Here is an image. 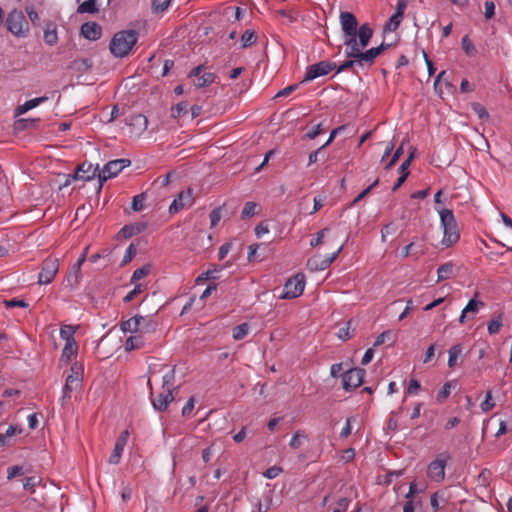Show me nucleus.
Listing matches in <instances>:
<instances>
[{
  "label": "nucleus",
  "mask_w": 512,
  "mask_h": 512,
  "mask_svg": "<svg viewBox=\"0 0 512 512\" xmlns=\"http://www.w3.org/2000/svg\"><path fill=\"white\" fill-rule=\"evenodd\" d=\"M454 275V264L447 262L440 265L437 269V282L450 279Z\"/></svg>",
  "instance_id": "5701e85b"
},
{
  "label": "nucleus",
  "mask_w": 512,
  "mask_h": 512,
  "mask_svg": "<svg viewBox=\"0 0 512 512\" xmlns=\"http://www.w3.org/2000/svg\"><path fill=\"white\" fill-rule=\"evenodd\" d=\"M439 214L440 223L444 233L442 243L446 247H450L457 243L460 239L458 224L452 210L442 209L439 211Z\"/></svg>",
  "instance_id": "7ed1b4c3"
},
{
  "label": "nucleus",
  "mask_w": 512,
  "mask_h": 512,
  "mask_svg": "<svg viewBox=\"0 0 512 512\" xmlns=\"http://www.w3.org/2000/svg\"><path fill=\"white\" fill-rule=\"evenodd\" d=\"M462 350H463V347L461 344L453 345L449 349V351H448V353H449L448 366L450 368H453L456 365L457 359H458L459 355L462 353Z\"/></svg>",
  "instance_id": "473e14b6"
},
{
  "label": "nucleus",
  "mask_w": 512,
  "mask_h": 512,
  "mask_svg": "<svg viewBox=\"0 0 512 512\" xmlns=\"http://www.w3.org/2000/svg\"><path fill=\"white\" fill-rule=\"evenodd\" d=\"M397 231V226L394 223H388L381 229L382 241H386V237L393 235Z\"/></svg>",
  "instance_id": "8fccbe9b"
},
{
  "label": "nucleus",
  "mask_w": 512,
  "mask_h": 512,
  "mask_svg": "<svg viewBox=\"0 0 512 512\" xmlns=\"http://www.w3.org/2000/svg\"><path fill=\"white\" fill-rule=\"evenodd\" d=\"M485 7V18L491 19L495 15V4L493 1H486L484 3Z\"/></svg>",
  "instance_id": "0e129e2a"
},
{
  "label": "nucleus",
  "mask_w": 512,
  "mask_h": 512,
  "mask_svg": "<svg viewBox=\"0 0 512 512\" xmlns=\"http://www.w3.org/2000/svg\"><path fill=\"white\" fill-rule=\"evenodd\" d=\"M141 326L144 327V330H139L140 332L149 333L155 330L157 323L152 319L145 318V321L142 322Z\"/></svg>",
  "instance_id": "e2e57ef3"
},
{
  "label": "nucleus",
  "mask_w": 512,
  "mask_h": 512,
  "mask_svg": "<svg viewBox=\"0 0 512 512\" xmlns=\"http://www.w3.org/2000/svg\"><path fill=\"white\" fill-rule=\"evenodd\" d=\"M336 68V63L324 60L316 64L310 65L306 69L304 81H311L318 77L325 76Z\"/></svg>",
  "instance_id": "9d476101"
},
{
  "label": "nucleus",
  "mask_w": 512,
  "mask_h": 512,
  "mask_svg": "<svg viewBox=\"0 0 512 512\" xmlns=\"http://www.w3.org/2000/svg\"><path fill=\"white\" fill-rule=\"evenodd\" d=\"M59 270V262L56 258H47L43 261L41 271L38 276L40 285H47L53 281Z\"/></svg>",
  "instance_id": "6e6552de"
},
{
  "label": "nucleus",
  "mask_w": 512,
  "mask_h": 512,
  "mask_svg": "<svg viewBox=\"0 0 512 512\" xmlns=\"http://www.w3.org/2000/svg\"><path fill=\"white\" fill-rule=\"evenodd\" d=\"M137 40L138 33L135 30L119 31L110 42V51L115 57H125L137 43Z\"/></svg>",
  "instance_id": "f03ea898"
},
{
  "label": "nucleus",
  "mask_w": 512,
  "mask_h": 512,
  "mask_svg": "<svg viewBox=\"0 0 512 512\" xmlns=\"http://www.w3.org/2000/svg\"><path fill=\"white\" fill-rule=\"evenodd\" d=\"M135 255H136V247L133 244H130L126 249V252H125L123 260H122V264L129 263Z\"/></svg>",
  "instance_id": "bf43d9fd"
},
{
  "label": "nucleus",
  "mask_w": 512,
  "mask_h": 512,
  "mask_svg": "<svg viewBox=\"0 0 512 512\" xmlns=\"http://www.w3.org/2000/svg\"><path fill=\"white\" fill-rule=\"evenodd\" d=\"M143 345H144V340H143L142 336H140V335L130 336L125 342V350L131 351V350H135V349H140L143 347Z\"/></svg>",
  "instance_id": "c756f323"
},
{
  "label": "nucleus",
  "mask_w": 512,
  "mask_h": 512,
  "mask_svg": "<svg viewBox=\"0 0 512 512\" xmlns=\"http://www.w3.org/2000/svg\"><path fill=\"white\" fill-rule=\"evenodd\" d=\"M146 289V285L142 283H135L134 288L123 298L125 303L131 302L137 295Z\"/></svg>",
  "instance_id": "c9c22d12"
},
{
  "label": "nucleus",
  "mask_w": 512,
  "mask_h": 512,
  "mask_svg": "<svg viewBox=\"0 0 512 512\" xmlns=\"http://www.w3.org/2000/svg\"><path fill=\"white\" fill-rule=\"evenodd\" d=\"M193 202L192 190L188 189L187 191H182L169 206V212L171 214L177 213L183 208L191 206Z\"/></svg>",
  "instance_id": "4468645a"
},
{
  "label": "nucleus",
  "mask_w": 512,
  "mask_h": 512,
  "mask_svg": "<svg viewBox=\"0 0 512 512\" xmlns=\"http://www.w3.org/2000/svg\"><path fill=\"white\" fill-rule=\"evenodd\" d=\"M190 77H195V86L202 88L210 85L215 81V74L204 71L202 65L195 67L189 74Z\"/></svg>",
  "instance_id": "2eb2a0df"
},
{
  "label": "nucleus",
  "mask_w": 512,
  "mask_h": 512,
  "mask_svg": "<svg viewBox=\"0 0 512 512\" xmlns=\"http://www.w3.org/2000/svg\"><path fill=\"white\" fill-rule=\"evenodd\" d=\"M47 100H48L47 96H41V97L30 99V100L26 101L24 104L18 106L17 113L19 115L24 114V113L28 112L29 110L36 108L40 104L46 102Z\"/></svg>",
  "instance_id": "4be33fe9"
},
{
  "label": "nucleus",
  "mask_w": 512,
  "mask_h": 512,
  "mask_svg": "<svg viewBox=\"0 0 512 512\" xmlns=\"http://www.w3.org/2000/svg\"><path fill=\"white\" fill-rule=\"evenodd\" d=\"M373 35V30L368 23L362 24L358 31V40H350L345 54L348 58H355L359 62V66L372 65L375 59L387 48L388 45L382 43L378 47H374L363 51L369 44Z\"/></svg>",
  "instance_id": "f257e3e1"
},
{
  "label": "nucleus",
  "mask_w": 512,
  "mask_h": 512,
  "mask_svg": "<svg viewBox=\"0 0 512 512\" xmlns=\"http://www.w3.org/2000/svg\"><path fill=\"white\" fill-rule=\"evenodd\" d=\"M78 13H96L98 12L97 0H86L82 2L77 9Z\"/></svg>",
  "instance_id": "7c9ffc66"
},
{
  "label": "nucleus",
  "mask_w": 512,
  "mask_h": 512,
  "mask_svg": "<svg viewBox=\"0 0 512 512\" xmlns=\"http://www.w3.org/2000/svg\"><path fill=\"white\" fill-rule=\"evenodd\" d=\"M147 124H148V120L142 114H138L132 118L131 125L138 126L142 130H145L147 128Z\"/></svg>",
  "instance_id": "09e8293b"
},
{
  "label": "nucleus",
  "mask_w": 512,
  "mask_h": 512,
  "mask_svg": "<svg viewBox=\"0 0 512 512\" xmlns=\"http://www.w3.org/2000/svg\"><path fill=\"white\" fill-rule=\"evenodd\" d=\"M7 30L18 38L28 36L30 27L24 13L21 10L14 9L10 11L5 18Z\"/></svg>",
  "instance_id": "20e7f679"
},
{
  "label": "nucleus",
  "mask_w": 512,
  "mask_h": 512,
  "mask_svg": "<svg viewBox=\"0 0 512 512\" xmlns=\"http://www.w3.org/2000/svg\"><path fill=\"white\" fill-rule=\"evenodd\" d=\"M81 33L89 40H98L101 37L102 29L95 22H87L81 26Z\"/></svg>",
  "instance_id": "aec40b11"
},
{
  "label": "nucleus",
  "mask_w": 512,
  "mask_h": 512,
  "mask_svg": "<svg viewBox=\"0 0 512 512\" xmlns=\"http://www.w3.org/2000/svg\"><path fill=\"white\" fill-rule=\"evenodd\" d=\"M194 405H195V400L193 397H191L187 402L186 404L184 405V407L182 408V415L183 416H189L192 412V410L194 409Z\"/></svg>",
  "instance_id": "338daca9"
},
{
  "label": "nucleus",
  "mask_w": 512,
  "mask_h": 512,
  "mask_svg": "<svg viewBox=\"0 0 512 512\" xmlns=\"http://www.w3.org/2000/svg\"><path fill=\"white\" fill-rule=\"evenodd\" d=\"M424 254V249L421 248V249H417L415 247V244L414 243H410L408 244L407 246L404 247V249L402 250V256L403 257H408L410 255H417V256H420V255H423Z\"/></svg>",
  "instance_id": "a19ab883"
},
{
  "label": "nucleus",
  "mask_w": 512,
  "mask_h": 512,
  "mask_svg": "<svg viewBox=\"0 0 512 512\" xmlns=\"http://www.w3.org/2000/svg\"><path fill=\"white\" fill-rule=\"evenodd\" d=\"M413 158H414V152H411L410 155L408 156V158L399 167L400 175H403V173L407 174V176L409 175L408 168L411 165Z\"/></svg>",
  "instance_id": "680f3d73"
},
{
  "label": "nucleus",
  "mask_w": 512,
  "mask_h": 512,
  "mask_svg": "<svg viewBox=\"0 0 512 512\" xmlns=\"http://www.w3.org/2000/svg\"><path fill=\"white\" fill-rule=\"evenodd\" d=\"M328 231L327 228H324L322 229L321 231H319L316 236L314 238L311 239L310 241V246L311 247H317L319 246L322 242H323V239L325 237V234L326 232Z\"/></svg>",
  "instance_id": "052dcab7"
},
{
  "label": "nucleus",
  "mask_w": 512,
  "mask_h": 512,
  "mask_svg": "<svg viewBox=\"0 0 512 512\" xmlns=\"http://www.w3.org/2000/svg\"><path fill=\"white\" fill-rule=\"evenodd\" d=\"M145 200L144 194H139L133 197L132 209L134 211H141L143 209V203Z\"/></svg>",
  "instance_id": "13d9d810"
},
{
  "label": "nucleus",
  "mask_w": 512,
  "mask_h": 512,
  "mask_svg": "<svg viewBox=\"0 0 512 512\" xmlns=\"http://www.w3.org/2000/svg\"><path fill=\"white\" fill-rule=\"evenodd\" d=\"M485 303L481 300L471 299L461 312L459 323L464 324L467 319H473Z\"/></svg>",
  "instance_id": "dca6fc26"
},
{
  "label": "nucleus",
  "mask_w": 512,
  "mask_h": 512,
  "mask_svg": "<svg viewBox=\"0 0 512 512\" xmlns=\"http://www.w3.org/2000/svg\"><path fill=\"white\" fill-rule=\"evenodd\" d=\"M4 305L7 308H14V307L27 308L29 304L27 302H25L24 300L13 298L10 300H4Z\"/></svg>",
  "instance_id": "3c124183"
},
{
  "label": "nucleus",
  "mask_w": 512,
  "mask_h": 512,
  "mask_svg": "<svg viewBox=\"0 0 512 512\" xmlns=\"http://www.w3.org/2000/svg\"><path fill=\"white\" fill-rule=\"evenodd\" d=\"M340 23L345 36L344 44L347 48L350 40H358V21L351 12H341Z\"/></svg>",
  "instance_id": "423d86ee"
},
{
  "label": "nucleus",
  "mask_w": 512,
  "mask_h": 512,
  "mask_svg": "<svg viewBox=\"0 0 512 512\" xmlns=\"http://www.w3.org/2000/svg\"><path fill=\"white\" fill-rule=\"evenodd\" d=\"M420 388L421 385L419 381H417L416 379H411L408 384L407 393L416 394L420 390Z\"/></svg>",
  "instance_id": "774afa93"
},
{
  "label": "nucleus",
  "mask_w": 512,
  "mask_h": 512,
  "mask_svg": "<svg viewBox=\"0 0 512 512\" xmlns=\"http://www.w3.org/2000/svg\"><path fill=\"white\" fill-rule=\"evenodd\" d=\"M256 39H257V37H256L254 31L246 30L241 37L242 47L246 48V47L251 46L252 44H254L256 42Z\"/></svg>",
  "instance_id": "e433bc0d"
},
{
  "label": "nucleus",
  "mask_w": 512,
  "mask_h": 512,
  "mask_svg": "<svg viewBox=\"0 0 512 512\" xmlns=\"http://www.w3.org/2000/svg\"><path fill=\"white\" fill-rule=\"evenodd\" d=\"M403 17L401 16V12H395L390 18L387 24L385 25L386 31H395L401 24Z\"/></svg>",
  "instance_id": "72a5a7b5"
},
{
  "label": "nucleus",
  "mask_w": 512,
  "mask_h": 512,
  "mask_svg": "<svg viewBox=\"0 0 512 512\" xmlns=\"http://www.w3.org/2000/svg\"><path fill=\"white\" fill-rule=\"evenodd\" d=\"M78 345L76 341L65 343L60 357V361L64 364H69L72 359L77 355Z\"/></svg>",
  "instance_id": "412c9836"
},
{
  "label": "nucleus",
  "mask_w": 512,
  "mask_h": 512,
  "mask_svg": "<svg viewBox=\"0 0 512 512\" xmlns=\"http://www.w3.org/2000/svg\"><path fill=\"white\" fill-rule=\"evenodd\" d=\"M365 370L361 368H353L342 375V385L346 391H351L359 387L363 383Z\"/></svg>",
  "instance_id": "9b49d317"
},
{
  "label": "nucleus",
  "mask_w": 512,
  "mask_h": 512,
  "mask_svg": "<svg viewBox=\"0 0 512 512\" xmlns=\"http://www.w3.org/2000/svg\"><path fill=\"white\" fill-rule=\"evenodd\" d=\"M323 128H322V124L319 123L315 126H313L305 135H304V138L305 139H315L319 134H321L323 132Z\"/></svg>",
  "instance_id": "603ef678"
},
{
  "label": "nucleus",
  "mask_w": 512,
  "mask_h": 512,
  "mask_svg": "<svg viewBox=\"0 0 512 512\" xmlns=\"http://www.w3.org/2000/svg\"><path fill=\"white\" fill-rule=\"evenodd\" d=\"M150 271H151L150 265H144V266L136 269L132 274L130 282L132 284L138 283V281L141 280L142 278L146 277L150 273Z\"/></svg>",
  "instance_id": "f704fd0d"
},
{
  "label": "nucleus",
  "mask_w": 512,
  "mask_h": 512,
  "mask_svg": "<svg viewBox=\"0 0 512 512\" xmlns=\"http://www.w3.org/2000/svg\"><path fill=\"white\" fill-rule=\"evenodd\" d=\"M130 164L131 161L125 158L112 160L106 163L98 175L100 181V188L102 187L103 182L107 181L110 178L116 177L126 167L130 166Z\"/></svg>",
  "instance_id": "0eeeda50"
},
{
  "label": "nucleus",
  "mask_w": 512,
  "mask_h": 512,
  "mask_svg": "<svg viewBox=\"0 0 512 512\" xmlns=\"http://www.w3.org/2000/svg\"><path fill=\"white\" fill-rule=\"evenodd\" d=\"M452 383L446 382L441 390L437 393L436 399L438 402H444L451 394Z\"/></svg>",
  "instance_id": "58836bf2"
},
{
  "label": "nucleus",
  "mask_w": 512,
  "mask_h": 512,
  "mask_svg": "<svg viewBox=\"0 0 512 512\" xmlns=\"http://www.w3.org/2000/svg\"><path fill=\"white\" fill-rule=\"evenodd\" d=\"M24 473H25V471L22 466H18V465L11 466L7 469V478L9 480H11V479L15 478L16 476L23 475Z\"/></svg>",
  "instance_id": "864d4df0"
},
{
  "label": "nucleus",
  "mask_w": 512,
  "mask_h": 512,
  "mask_svg": "<svg viewBox=\"0 0 512 512\" xmlns=\"http://www.w3.org/2000/svg\"><path fill=\"white\" fill-rule=\"evenodd\" d=\"M172 0H152V11L162 13L169 7Z\"/></svg>",
  "instance_id": "4c0bfd02"
},
{
  "label": "nucleus",
  "mask_w": 512,
  "mask_h": 512,
  "mask_svg": "<svg viewBox=\"0 0 512 512\" xmlns=\"http://www.w3.org/2000/svg\"><path fill=\"white\" fill-rule=\"evenodd\" d=\"M473 112L478 116L481 120H486L489 118V114L486 108L480 103L474 102L471 105Z\"/></svg>",
  "instance_id": "ea45409f"
},
{
  "label": "nucleus",
  "mask_w": 512,
  "mask_h": 512,
  "mask_svg": "<svg viewBox=\"0 0 512 512\" xmlns=\"http://www.w3.org/2000/svg\"><path fill=\"white\" fill-rule=\"evenodd\" d=\"M379 184V179H376L371 185H369L366 189H364L353 201V203H357L364 199L375 187Z\"/></svg>",
  "instance_id": "5fc2aeb1"
},
{
  "label": "nucleus",
  "mask_w": 512,
  "mask_h": 512,
  "mask_svg": "<svg viewBox=\"0 0 512 512\" xmlns=\"http://www.w3.org/2000/svg\"><path fill=\"white\" fill-rule=\"evenodd\" d=\"M129 431L124 430L121 432V434L118 436L114 449L109 457L108 462L112 465H117L122 457V454L124 452L125 446L127 445L128 439H129Z\"/></svg>",
  "instance_id": "ddd939ff"
},
{
  "label": "nucleus",
  "mask_w": 512,
  "mask_h": 512,
  "mask_svg": "<svg viewBox=\"0 0 512 512\" xmlns=\"http://www.w3.org/2000/svg\"><path fill=\"white\" fill-rule=\"evenodd\" d=\"M305 288V275L302 273H298L287 280L285 283L282 293L280 295L281 299H294L302 295Z\"/></svg>",
  "instance_id": "39448f33"
},
{
  "label": "nucleus",
  "mask_w": 512,
  "mask_h": 512,
  "mask_svg": "<svg viewBox=\"0 0 512 512\" xmlns=\"http://www.w3.org/2000/svg\"><path fill=\"white\" fill-rule=\"evenodd\" d=\"M256 207H257L256 203L246 202L244 205V208L241 212L242 219L252 217L255 214Z\"/></svg>",
  "instance_id": "c03bdc74"
},
{
  "label": "nucleus",
  "mask_w": 512,
  "mask_h": 512,
  "mask_svg": "<svg viewBox=\"0 0 512 512\" xmlns=\"http://www.w3.org/2000/svg\"><path fill=\"white\" fill-rule=\"evenodd\" d=\"M40 480L37 477H27L23 482V487L25 490L34 493V488L39 484Z\"/></svg>",
  "instance_id": "de8ad7c7"
},
{
  "label": "nucleus",
  "mask_w": 512,
  "mask_h": 512,
  "mask_svg": "<svg viewBox=\"0 0 512 512\" xmlns=\"http://www.w3.org/2000/svg\"><path fill=\"white\" fill-rule=\"evenodd\" d=\"M188 112V104L186 102L178 103L175 107L172 108L173 117H181Z\"/></svg>",
  "instance_id": "49530a36"
},
{
  "label": "nucleus",
  "mask_w": 512,
  "mask_h": 512,
  "mask_svg": "<svg viewBox=\"0 0 512 512\" xmlns=\"http://www.w3.org/2000/svg\"><path fill=\"white\" fill-rule=\"evenodd\" d=\"M250 331V326L248 323H242L235 326L232 330V336L234 340H242L244 339Z\"/></svg>",
  "instance_id": "c85d7f7f"
},
{
  "label": "nucleus",
  "mask_w": 512,
  "mask_h": 512,
  "mask_svg": "<svg viewBox=\"0 0 512 512\" xmlns=\"http://www.w3.org/2000/svg\"><path fill=\"white\" fill-rule=\"evenodd\" d=\"M354 65H359V62L357 61V59L352 58V60H347L338 67L337 73L348 70V69L352 68Z\"/></svg>",
  "instance_id": "69168bd1"
},
{
  "label": "nucleus",
  "mask_w": 512,
  "mask_h": 512,
  "mask_svg": "<svg viewBox=\"0 0 512 512\" xmlns=\"http://www.w3.org/2000/svg\"><path fill=\"white\" fill-rule=\"evenodd\" d=\"M350 323H351V321H348L345 326L339 328V330L337 332V336L339 339L348 340L351 338Z\"/></svg>",
  "instance_id": "4d7b16f0"
},
{
  "label": "nucleus",
  "mask_w": 512,
  "mask_h": 512,
  "mask_svg": "<svg viewBox=\"0 0 512 512\" xmlns=\"http://www.w3.org/2000/svg\"><path fill=\"white\" fill-rule=\"evenodd\" d=\"M395 339H396L395 334L392 331L387 330L377 336V338L374 342V346L375 347L380 346L386 342H389L390 345H393L395 342Z\"/></svg>",
  "instance_id": "2f4dec72"
},
{
  "label": "nucleus",
  "mask_w": 512,
  "mask_h": 512,
  "mask_svg": "<svg viewBox=\"0 0 512 512\" xmlns=\"http://www.w3.org/2000/svg\"><path fill=\"white\" fill-rule=\"evenodd\" d=\"M210 227L214 228L222 218V207H217L210 212Z\"/></svg>",
  "instance_id": "37998d69"
},
{
  "label": "nucleus",
  "mask_w": 512,
  "mask_h": 512,
  "mask_svg": "<svg viewBox=\"0 0 512 512\" xmlns=\"http://www.w3.org/2000/svg\"><path fill=\"white\" fill-rule=\"evenodd\" d=\"M44 41L46 44L53 46L58 41L56 26L52 23L48 24L44 30Z\"/></svg>",
  "instance_id": "bb28decb"
},
{
  "label": "nucleus",
  "mask_w": 512,
  "mask_h": 512,
  "mask_svg": "<svg viewBox=\"0 0 512 512\" xmlns=\"http://www.w3.org/2000/svg\"><path fill=\"white\" fill-rule=\"evenodd\" d=\"M173 400L174 395L172 389H163L155 398H152V404L155 410L163 412Z\"/></svg>",
  "instance_id": "f3484780"
},
{
  "label": "nucleus",
  "mask_w": 512,
  "mask_h": 512,
  "mask_svg": "<svg viewBox=\"0 0 512 512\" xmlns=\"http://www.w3.org/2000/svg\"><path fill=\"white\" fill-rule=\"evenodd\" d=\"M461 45H462V49L464 50V52L467 55L471 56V55L475 54V52H476L475 46L467 35H465L462 38Z\"/></svg>",
  "instance_id": "79ce46f5"
},
{
  "label": "nucleus",
  "mask_w": 512,
  "mask_h": 512,
  "mask_svg": "<svg viewBox=\"0 0 512 512\" xmlns=\"http://www.w3.org/2000/svg\"><path fill=\"white\" fill-rule=\"evenodd\" d=\"M77 330V326L73 325H62L60 328V337L65 341V343L76 341L74 338V334Z\"/></svg>",
  "instance_id": "cd10ccee"
},
{
  "label": "nucleus",
  "mask_w": 512,
  "mask_h": 512,
  "mask_svg": "<svg viewBox=\"0 0 512 512\" xmlns=\"http://www.w3.org/2000/svg\"><path fill=\"white\" fill-rule=\"evenodd\" d=\"M97 170L98 167L93 168L92 164L83 163L77 168L75 174L72 176V179H82L89 181L95 177Z\"/></svg>",
  "instance_id": "a211bd4d"
},
{
  "label": "nucleus",
  "mask_w": 512,
  "mask_h": 512,
  "mask_svg": "<svg viewBox=\"0 0 512 512\" xmlns=\"http://www.w3.org/2000/svg\"><path fill=\"white\" fill-rule=\"evenodd\" d=\"M162 389H172L175 382V369L163 366Z\"/></svg>",
  "instance_id": "a878e982"
},
{
  "label": "nucleus",
  "mask_w": 512,
  "mask_h": 512,
  "mask_svg": "<svg viewBox=\"0 0 512 512\" xmlns=\"http://www.w3.org/2000/svg\"><path fill=\"white\" fill-rule=\"evenodd\" d=\"M282 471L283 470L281 467L272 466L263 473V476L267 479H274L278 477L282 473Z\"/></svg>",
  "instance_id": "6e6d98bb"
},
{
  "label": "nucleus",
  "mask_w": 512,
  "mask_h": 512,
  "mask_svg": "<svg viewBox=\"0 0 512 512\" xmlns=\"http://www.w3.org/2000/svg\"><path fill=\"white\" fill-rule=\"evenodd\" d=\"M447 458L442 457V455L435 460H433L427 469V476L430 480L434 482H442L445 478V467H446Z\"/></svg>",
  "instance_id": "f8f14e48"
},
{
  "label": "nucleus",
  "mask_w": 512,
  "mask_h": 512,
  "mask_svg": "<svg viewBox=\"0 0 512 512\" xmlns=\"http://www.w3.org/2000/svg\"><path fill=\"white\" fill-rule=\"evenodd\" d=\"M81 375L82 367L75 363L71 366L70 373L66 378V382L75 385L76 387H79L81 383Z\"/></svg>",
  "instance_id": "393cba45"
},
{
  "label": "nucleus",
  "mask_w": 512,
  "mask_h": 512,
  "mask_svg": "<svg viewBox=\"0 0 512 512\" xmlns=\"http://www.w3.org/2000/svg\"><path fill=\"white\" fill-rule=\"evenodd\" d=\"M343 245H340L333 253L327 256L315 255L307 261V267L311 271H322L327 269L342 251Z\"/></svg>",
  "instance_id": "1a4fd4ad"
},
{
  "label": "nucleus",
  "mask_w": 512,
  "mask_h": 512,
  "mask_svg": "<svg viewBox=\"0 0 512 512\" xmlns=\"http://www.w3.org/2000/svg\"><path fill=\"white\" fill-rule=\"evenodd\" d=\"M503 313H498L488 322L487 330L490 335L498 334L503 326Z\"/></svg>",
  "instance_id": "b1692460"
},
{
  "label": "nucleus",
  "mask_w": 512,
  "mask_h": 512,
  "mask_svg": "<svg viewBox=\"0 0 512 512\" xmlns=\"http://www.w3.org/2000/svg\"><path fill=\"white\" fill-rule=\"evenodd\" d=\"M494 406H495V403L492 398V393H491V391H488L484 401L480 404L481 410L483 412H488V411L492 410L494 408Z\"/></svg>",
  "instance_id": "a18cd8bd"
},
{
  "label": "nucleus",
  "mask_w": 512,
  "mask_h": 512,
  "mask_svg": "<svg viewBox=\"0 0 512 512\" xmlns=\"http://www.w3.org/2000/svg\"><path fill=\"white\" fill-rule=\"evenodd\" d=\"M143 321H145V317L136 315L126 321H122L120 327L123 332H138L139 330H144V327L141 326Z\"/></svg>",
  "instance_id": "6ab92c4d"
}]
</instances>
